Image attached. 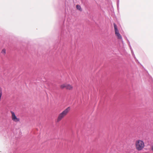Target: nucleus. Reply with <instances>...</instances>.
Here are the masks:
<instances>
[{"label": "nucleus", "instance_id": "obj_1", "mask_svg": "<svg viewBox=\"0 0 153 153\" xmlns=\"http://www.w3.org/2000/svg\"><path fill=\"white\" fill-rule=\"evenodd\" d=\"M70 110V108L69 107H68L65 110L60 113L57 118L56 122H59L68 113Z\"/></svg>", "mask_w": 153, "mask_h": 153}, {"label": "nucleus", "instance_id": "obj_2", "mask_svg": "<svg viewBox=\"0 0 153 153\" xmlns=\"http://www.w3.org/2000/svg\"><path fill=\"white\" fill-rule=\"evenodd\" d=\"M135 146L136 149L137 150L140 151L144 147V143L142 140H139L136 141Z\"/></svg>", "mask_w": 153, "mask_h": 153}, {"label": "nucleus", "instance_id": "obj_3", "mask_svg": "<svg viewBox=\"0 0 153 153\" xmlns=\"http://www.w3.org/2000/svg\"><path fill=\"white\" fill-rule=\"evenodd\" d=\"M114 29L115 33V35L117 37V38L120 39H122V37L121 35L120 34L119 31L117 29V26L116 24H114Z\"/></svg>", "mask_w": 153, "mask_h": 153}, {"label": "nucleus", "instance_id": "obj_4", "mask_svg": "<svg viewBox=\"0 0 153 153\" xmlns=\"http://www.w3.org/2000/svg\"><path fill=\"white\" fill-rule=\"evenodd\" d=\"M11 118L12 120L14 122H19L20 121L19 118L17 117L16 116L15 113L13 111H11Z\"/></svg>", "mask_w": 153, "mask_h": 153}, {"label": "nucleus", "instance_id": "obj_5", "mask_svg": "<svg viewBox=\"0 0 153 153\" xmlns=\"http://www.w3.org/2000/svg\"><path fill=\"white\" fill-rule=\"evenodd\" d=\"M73 87L72 85L68 84H67L66 89L69 90H71L73 89Z\"/></svg>", "mask_w": 153, "mask_h": 153}, {"label": "nucleus", "instance_id": "obj_6", "mask_svg": "<svg viewBox=\"0 0 153 153\" xmlns=\"http://www.w3.org/2000/svg\"><path fill=\"white\" fill-rule=\"evenodd\" d=\"M67 83H64L61 85L60 86V88L61 89H63L64 88H66L67 86Z\"/></svg>", "mask_w": 153, "mask_h": 153}, {"label": "nucleus", "instance_id": "obj_7", "mask_svg": "<svg viewBox=\"0 0 153 153\" xmlns=\"http://www.w3.org/2000/svg\"><path fill=\"white\" fill-rule=\"evenodd\" d=\"M76 8L78 9L80 11H82V9L80 7V6L79 5H77L76 6Z\"/></svg>", "mask_w": 153, "mask_h": 153}, {"label": "nucleus", "instance_id": "obj_8", "mask_svg": "<svg viewBox=\"0 0 153 153\" xmlns=\"http://www.w3.org/2000/svg\"><path fill=\"white\" fill-rule=\"evenodd\" d=\"M1 53L3 54L4 55L6 53V50L5 49H3L1 51Z\"/></svg>", "mask_w": 153, "mask_h": 153}, {"label": "nucleus", "instance_id": "obj_9", "mask_svg": "<svg viewBox=\"0 0 153 153\" xmlns=\"http://www.w3.org/2000/svg\"><path fill=\"white\" fill-rule=\"evenodd\" d=\"M152 151H153V146H152Z\"/></svg>", "mask_w": 153, "mask_h": 153}]
</instances>
